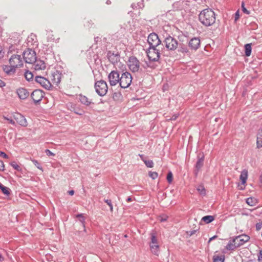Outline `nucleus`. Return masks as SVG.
<instances>
[{
  "mask_svg": "<svg viewBox=\"0 0 262 262\" xmlns=\"http://www.w3.org/2000/svg\"><path fill=\"white\" fill-rule=\"evenodd\" d=\"M162 43H163L164 49L165 48L168 51H174L179 46L178 41L169 35L164 38Z\"/></svg>",
  "mask_w": 262,
  "mask_h": 262,
  "instance_id": "7ed1b4c3",
  "label": "nucleus"
},
{
  "mask_svg": "<svg viewBox=\"0 0 262 262\" xmlns=\"http://www.w3.org/2000/svg\"><path fill=\"white\" fill-rule=\"evenodd\" d=\"M76 217H77L81 223L82 226L84 228V223H85V217L82 214H78L76 215Z\"/></svg>",
  "mask_w": 262,
  "mask_h": 262,
  "instance_id": "473e14b6",
  "label": "nucleus"
},
{
  "mask_svg": "<svg viewBox=\"0 0 262 262\" xmlns=\"http://www.w3.org/2000/svg\"><path fill=\"white\" fill-rule=\"evenodd\" d=\"M147 41L149 47L164 48L163 43H162L161 40L156 33H151L148 35Z\"/></svg>",
  "mask_w": 262,
  "mask_h": 262,
  "instance_id": "20e7f679",
  "label": "nucleus"
},
{
  "mask_svg": "<svg viewBox=\"0 0 262 262\" xmlns=\"http://www.w3.org/2000/svg\"><path fill=\"white\" fill-rule=\"evenodd\" d=\"M9 63L15 69L18 67H21L23 65V62L19 55H12L9 59Z\"/></svg>",
  "mask_w": 262,
  "mask_h": 262,
  "instance_id": "1a4fd4ad",
  "label": "nucleus"
},
{
  "mask_svg": "<svg viewBox=\"0 0 262 262\" xmlns=\"http://www.w3.org/2000/svg\"><path fill=\"white\" fill-rule=\"evenodd\" d=\"M177 49H178V51L179 52H181L183 54H187V55H188L190 54V52L189 51V50L187 48V45H184L183 43L179 42V46Z\"/></svg>",
  "mask_w": 262,
  "mask_h": 262,
  "instance_id": "412c9836",
  "label": "nucleus"
},
{
  "mask_svg": "<svg viewBox=\"0 0 262 262\" xmlns=\"http://www.w3.org/2000/svg\"><path fill=\"white\" fill-rule=\"evenodd\" d=\"M149 176L152 179H155L158 177V173L156 172L150 171L149 172Z\"/></svg>",
  "mask_w": 262,
  "mask_h": 262,
  "instance_id": "c03bdc74",
  "label": "nucleus"
},
{
  "mask_svg": "<svg viewBox=\"0 0 262 262\" xmlns=\"http://www.w3.org/2000/svg\"><path fill=\"white\" fill-rule=\"evenodd\" d=\"M106 3L108 5L111 4V1L110 0H107L106 2Z\"/></svg>",
  "mask_w": 262,
  "mask_h": 262,
  "instance_id": "774afa93",
  "label": "nucleus"
},
{
  "mask_svg": "<svg viewBox=\"0 0 262 262\" xmlns=\"http://www.w3.org/2000/svg\"><path fill=\"white\" fill-rule=\"evenodd\" d=\"M79 100L82 104L86 106H90L91 104H94L92 99L82 94L79 95Z\"/></svg>",
  "mask_w": 262,
  "mask_h": 262,
  "instance_id": "aec40b11",
  "label": "nucleus"
},
{
  "mask_svg": "<svg viewBox=\"0 0 262 262\" xmlns=\"http://www.w3.org/2000/svg\"><path fill=\"white\" fill-rule=\"evenodd\" d=\"M167 219H168V216L166 214H164L160 215L158 217V220L161 222H163L166 221Z\"/></svg>",
  "mask_w": 262,
  "mask_h": 262,
  "instance_id": "a19ab883",
  "label": "nucleus"
},
{
  "mask_svg": "<svg viewBox=\"0 0 262 262\" xmlns=\"http://www.w3.org/2000/svg\"><path fill=\"white\" fill-rule=\"evenodd\" d=\"M150 250L153 254L156 255H158L159 246L158 245L156 246H150Z\"/></svg>",
  "mask_w": 262,
  "mask_h": 262,
  "instance_id": "c756f323",
  "label": "nucleus"
},
{
  "mask_svg": "<svg viewBox=\"0 0 262 262\" xmlns=\"http://www.w3.org/2000/svg\"><path fill=\"white\" fill-rule=\"evenodd\" d=\"M34 63V69L36 71L44 70L46 67L45 62L42 60H36Z\"/></svg>",
  "mask_w": 262,
  "mask_h": 262,
  "instance_id": "5701e85b",
  "label": "nucleus"
},
{
  "mask_svg": "<svg viewBox=\"0 0 262 262\" xmlns=\"http://www.w3.org/2000/svg\"><path fill=\"white\" fill-rule=\"evenodd\" d=\"M96 92L100 96H104L106 95L108 87L106 82L103 80L97 81L95 83Z\"/></svg>",
  "mask_w": 262,
  "mask_h": 262,
  "instance_id": "39448f33",
  "label": "nucleus"
},
{
  "mask_svg": "<svg viewBox=\"0 0 262 262\" xmlns=\"http://www.w3.org/2000/svg\"><path fill=\"white\" fill-rule=\"evenodd\" d=\"M107 57L109 61L113 64L117 63L120 60L119 54L118 53H114L111 51H108Z\"/></svg>",
  "mask_w": 262,
  "mask_h": 262,
  "instance_id": "2eb2a0df",
  "label": "nucleus"
},
{
  "mask_svg": "<svg viewBox=\"0 0 262 262\" xmlns=\"http://www.w3.org/2000/svg\"><path fill=\"white\" fill-rule=\"evenodd\" d=\"M251 44L247 43L245 45V53L247 57L249 56L251 53Z\"/></svg>",
  "mask_w": 262,
  "mask_h": 262,
  "instance_id": "a878e982",
  "label": "nucleus"
},
{
  "mask_svg": "<svg viewBox=\"0 0 262 262\" xmlns=\"http://www.w3.org/2000/svg\"><path fill=\"white\" fill-rule=\"evenodd\" d=\"M61 74L59 72L56 71L52 74L51 81L53 84L57 85L61 81Z\"/></svg>",
  "mask_w": 262,
  "mask_h": 262,
  "instance_id": "a211bd4d",
  "label": "nucleus"
},
{
  "mask_svg": "<svg viewBox=\"0 0 262 262\" xmlns=\"http://www.w3.org/2000/svg\"><path fill=\"white\" fill-rule=\"evenodd\" d=\"M178 115L175 114V115H173V116L171 117V118L170 119V120H176L177 119V118H178Z\"/></svg>",
  "mask_w": 262,
  "mask_h": 262,
  "instance_id": "5fc2aeb1",
  "label": "nucleus"
},
{
  "mask_svg": "<svg viewBox=\"0 0 262 262\" xmlns=\"http://www.w3.org/2000/svg\"><path fill=\"white\" fill-rule=\"evenodd\" d=\"M132 76L127 72L123 73L120 77L119 85L121 88L125 89L128 88L132 81Z\"/></svg>",
  "mask_w": 262,
  "mask_h": 262,
  "instance_id": "423d86ee",
  "label": "nucleus"
},
{
  "mask_svg": "<svg viewBox=\"0 0 262 262\" xmlns=\"http://www.w3.org/2000/svg\"><path fill=\"white\" fill-rule=\"evenodd\" d=\"M224 256H216L213 257V262H224Z\"/></svg>",
  "mask_w": 262,
  "mask_h": 262,
  "instance_id": "e433bc0d",
  "label": "nucleus"
},
{
  "mask_svg": "<svg viewBox=\"0 0 262 262\" xmlns=\"http://www.w3.org/2000/svg\"><path fill=\"white\" fill-rule=\"evenodd\" d=\"M74 113L75 114L79 115H82L84 114V112L81 110H74Z\"/></svg>",
  "mask_w": 262,
  "mask_h": 262,
  "instance_id": "09e8293b",
  "label": "nucleus"
},
{
  "mask_svg": "<svg viewBox=\"0 0 262 262\" xmlns=\"http://www.w3.org/2000/svg\"><path fill=\"white\" fill-rule=\"evenodd\" d=\"M216 237H217V236H216V235L212 236V237L209 238L208 242H210L212 240L215 239Z\"/></svg>",
  "mask_w": 262,
  "mask_h": 262,
  "instance_id": "bf43d9fd",
  "label": "nucleus"
},
{
  "mask_svg": "<svg viewBox=\"0 0 262 262\" xmlns=\"http://www.w3.org/2000/svg\"><path fill=\"white\" fill-rule=\"evenodd\" d=\"M248 177V170L244 169L241 173L239 180H247Z\"/></svg>",
  "mask_w": 262,
  "mask_h": 262,
  "instance_id": "c85d7f7f",
  "label": "nucleus"
},
{
  "mask_svg": "<svg viewBox=\"0 0 262 262\" xmlns=\"http://www.w3.org/2000/svg\"><path fill=\"white\" fill-rule=\"evenodd\" d=\"M244 5H245L244 3L242 2V9L243 12L244 13L247 14H250V11L246 9V8L245 7Z\"/></svg>",
  "mask_w": 262,
  "mask_h": 262,
  "instance_id": "49530a36",
  "label": "nucleus"
},
{
  "mask_svg": "<svg viewBox=\"0 0 262 262\" xmlns=\"http://www.w3.org/2000/svg\"><path fill=\"white\" fill-rule=\"evenodd\" d=\"M188 45L191 50L196 51L200 46V40L198 37H193L189 40Z\"/></svg>",
  "mask_w": 262,
  "mask_h": 262,
  "instance_id": "f3484780",
  "label": "nucleus"
},
{
  "mask_svg": "<svg viewBox=\"0 0 262 262\" xmlns=\"http://www.w3.org/2000/svg\"><path fill=\"white\" fill-rule=\"evenodd\" d=\"M68 193L70 195H72L74 193V191L73 190H70L68 191Z\"/></svg>",
  "mask_w": 262,
  "mask_h": 262,
  "instance_id": "052dcab7",
  "label": "nucleus"
},
{
  "mask_svg": "<svg viewBox=\"0 0 262 262\" xmlns=\"http://www.w3.org/2000/svg\"><path fill=\"white\" fill-rule=\"evenodd\" d=\"M23 58L26 63H33L36 60L35 52L31 49H28L23 52Z\"/></svg>",
  "mask_w": 262,
  "mask_h": 262,
  "instance_id": "0eeeda50",
  "label": "nucleus"
},
{
  "mask_svg": "<svg viewBox=\"0 0 262 262\" xmlns=\"http://www.w3.org/2000/svg\"><path fill=\"white\" fill-rule=\"evenodd\" d=\"M4 257L2 256V255L0 254V261H3L4 260Z\"/></svg>",
  "mask_w": 262,
  "mask_h": 262,
  "instance_id": "0e129e2a",
  "label": "nucleus"
},
{
  "mask_svg": "<svg viewBox=\"0 0 262 262\" xmlns=\"http://www.w3.org/2000/svg\"><path fill=\"white\" fill-rule=\"evenodd\" d=\"M120 75L117 71H112L108 76L110 84L111 86H115L120 81Z\"/></svg>",
  "mask_w": 262,
  "mask_h": 262,
  "instance_id": "9d476101",
  "label": "nucleus"
},
{
  "mask_svg": "<svg viewBox=\"0 0 262 262\" xmlns=\"http://www.w3.org/2000/svg\"><path fill=\"white\" fill-rule=\"evenodd\" d=\"M173 174L171 171H169L166 176V180H172Z\"/></svg>",
  "mask_w": 262,
  "mask_h": 262,
  "instance_id": "a18cd8bd",
  "label": "nucleus"
},
{
  "mask_svg": "<svg viewBox=\"0 0 262 262\" xmlns=\"http://www.w3.org/2000/svg\"><path fill=\"white\" fill-rule=\"evenodd\" d=\"M214 218L212 215H206L202 217V221L207 224L210 223L214 220Z\"/></svg>",
  "mask_w": 262,
  "mask_h": 262,
  "instance_id": "cd10ccee",
  "label": "nucleus"
},
{
  "mask_svg": "<svg viewBox=\"0 0 262 262\" xmlns=\"http://www.w3.org/2000/svg\"><path fill=\"white\" fill-rule=\"evenodd\" d=\"M151 243H153V244H155L156 243H158L157 239L156 238V235H155V234L154 233H152L151 234Z\"/></svg>",
  "mask_w": 262,
  "mask_h": 262,
  "instance_id": "37998d69",
  "label": "nucleus"
},
{
  "mask_svg": "<svg viewBox=\"0 0 262 262\" xmlns=\"http://www.w3.org/2000/svg\"><path fill=\"white\" fill-rule=\"evenodd\" d=\"M246 203L251 206H253L256 203L255 200L252 198H249L246 200Z\"/></svg>",
  "mask_w": 262,
  "mask_h": 262,
  "instance_id": "c9c22d12",
  "label": "nucleus"
},
{
  "mask_svg": "<svg viewBox=\"0 0 262 262\" xmlns=\"http://www.w3.org/2000/svg\"><path fill=\"white\" fill-rule=\"evenodd\" d=\"M148 59L152 61H157L160 57V55H164V48L149 47L146 52Z\"/></svg>",
  "mask_w": 262,
  "mask_h": 262,
  "instance_id": "f03ea898",
  "label": "nucleus"
},
{
  "mask_svg": "<svg viewBox=\"0 0 262 262\" xmlns=\"http://www.w3.org/2000/svg\"><path fill=\"white\" fill-rule=\"evenodd\" d=\"M0 189L2 190L3 193L6 195H9L10 194V189L0 183Z\"/></svg>",
  "mask_w": 262,
  "mask_h": 262,
  "instance_id": "393cba45",
  "label": "nucleus"
},
{
  "mask_svg": "<svg viewBox=\"0 0 262 262\" xmlns=\"http://www.w3.org/2000/svg\"><path fill=\"white\" fill-rule=\"evenodd\" d=\"M215 19L214 12L209 8L202 10L199 15V21L206 27L212 26L215 23Z\"/></svg>",
  "mask_w": 262,
  "mask_h": 262,
  "instance_id": "f257e3e1",
  "label": "nucleus"
},
{
  "mask_svg": "<svg viewBox=\"0 0 262 262\" xmlns=\"http://www.w3.org/2000/svg\"><path fill=\"white\" fill-rule=\"evenodd\" d=\"M0 156L3 157L5 159H8V156L3 151H0Z\"/></svg>",
  "mask_w": 262,
  "mask_h": 262,
  "instance_id": "8fccbe9b",
  "label": "nucleus"
},
{
  "mask_svg": "<svg viewBox=\"0 0 262 262\" xmlns=\"http://www.w3.org/2000/svg\"><path fill=\"white\" fill-rule=\"evenodd\" d=\"M249 239V236L246 235H241L237 236L233 239V243H235V244L238 247L243 245L244 243L248 242Z\"/></svg>",
  "mask_w": 262,
  "mask_h": 262,
  "instance_id": "ddd939ff",
  "label": "nucleus"
},
{
  "mask_svg": "<svg viewBox=\"0 0 262 262\" xmlns=\"http://www.w3.org/2000/svg\"><path fill=\"white\" fill-rule=\"evenodd\" d=\"M31 97L34 103H39L43 97V93L39 90H34L31 94Z\"/></svg>",
  "mask_w": 262,
  "mask_h": 262,
  "instance_id": "f8f14e48",
  "label": "nucleus"
},
{
  "mask_svg": "<svg viewBox=\"0 0 262 262\" xmlns=\"http://www.w3.org/2000/svg\"><path fill=\"white\" fill-rule=\"evenodd\" d=\"M140 61L135 56H131L128 61V66L131 71L137 72L140 69Z\"/></svg>",
  "mask_w": 262,
  "mask_h": 262,
  "instance_id": "6e6552de",
  "label": "nucleus"
},
{
  "mask_svg": "<svg viewBox=\"0 0 262 262\" xmlns=\"http://www.w3.org/2000/svg\"><path fill=\"white\" fill-rule=\"evenodd\" d=\"M5 86V83L2 80L0 79V87L3 88Z\"/></svg>",
  "mask_w": 262,
  "mask_h": 262,
  "instance_id": "4d7b16f0",
  "label": "nucleus"
},
{
  "mask_svg": "<svg viewBox=\"0 0 262 262\" xmlns=\"http://www.w3.org/2000/svg\"><path fill=\"white\" fill-rule=\"evenodd\" d=\"M197 190L200 193V194L202 195H205L206 194V190L203 186H199L197 188Z\"/></svg>",
  "mask_w": 262,
  "mask_h": 262,
  "instance_id": "72a5a7b5",
  "label": "nucleus"
},
{
  "mask_svg": "<svg viewBox=\"0 0 262 262\" xmlns=\"http://www.w3.org/2000/svg\"><path fill=\"white\" fill-rule=\"evenodd\" d=\"M238 246L235 244V243H233V239L231 240L226 246L227 249L229 250H234Z\"/></svg>",
  "mask_w": 262,
  "mask_h": 262,
  "instance_id": "bb28decb",
  "label": "nucleus"
},
{
  "mask_svg": "<svg viewBox=\"0 0 262 262\" xmlns=\"http://www.w3.org/2000/svg\"><path fill=\"white\" fill-rule=\"evenodd\" d=\"M204 157L203 155L201 156V154L198 156V160L196 162L195 166L194 169V172L195 175H197L199 171L201 170L204 165Z\"/></svg>",
  "mask_w": 262,
  "mask_h": 262,
  "instance_id": "4468645a",
  "label": "nucleus"
},
{
  "mask_svg": "<svg viewBox=\"0 0 262 262\" xmlns=\"http://www.w3.org/2000/svg\"><path fill=\"white\" fill-rule=\"evenodd\" d=\"M261 224H258V223L256 224V228L257 230H259L261 228Z\"/></svg>",
  "mask_w": 262,
  "mask_h": 262,
  "instance_id": "13d9d810",
  "label": "nucleus"
},
{
  "mask_svg": "<svg viewBox=\"0 0 262 262\" xmlns=\"http://www.w3.org/2000/svg\"><path fill=\"white\" fill-rule=\"evenodd\" d=\"M127 202H130L132 201V198L130 197H128L127 199Z\"/></svg>",
  "mask_w": 262,
  "mask_h": 262,
  "instance_id": "69168bd1",
  "label": "nucleus"
},
{
  "mask_svg": "<svg viewBox=\"0 0 262 262\" xmlns=\"http://www.w3.org/2000/svg\"><path fill=\"white\" fill-rule=\"evenodd\" d=\"M4 164L2 161H0V170H4Z\"/></svg>",
  "mask_w": 262,
  "mask_h": 262,
  "instance_id": "603ef678",
  "label": "nucleus"
},
{
  "mask_svg": "<svg viewBox=\"0 0 262 262\" xmlns=\"http://www.w3.org/2000/svg\"><path fill=\"white\" fill-rule=\"evenodd\" d=\"M24 76L26 79L29 81L32 80L33 77V74L31 72H29V71H26V72L24 74Z\"/></svg>",
  "mask_w": 262,
  "mask_h": 262,
  "instance_id": "7c9ffc66",
  "label": "nucleus"
},
{
  "mask_svg": "<svg viewBox=\"0 0 262 262\" xmlns=\"http://www.w3.org/2000/svg\"><path fill=\"white\" fill-rule=\"evenodd\" d=\"M256 145L257 148L262 147V129L258 130L257 134Z\"/></svg>",
  "mask_w": 262,
  "mask_h": 262,
  "instance_id": "b1692460",
  "label": "nucleus"
},
{
  "mask_svg": "<svg viewBox=\"0 0 262 262\" xmlns=\"http://www.w3.org/2000/svg\"><path fill=\"white\" fill-rule=\"evenodd\" d=\"M32 163L34 165L39 169L42 170V166L41 164L36 160L32 159L31 160Z\"/></svg>",
  "mask_w": 262,
  "mask_h": 262,
  "instance_id": "4c0bfd02",
  "label": "nucleus"
},
{
  "mask_svg": "<svg viewBox=\"0 0 262 262\" xmlns=\"http://www.w3.org/2000/svg\"><path fill=\"white\" fill-rule=\"evenodd\" d=\"M3 56V54L2 52V49L0 47V58L2 57Z\"/></svg>",
  "mask_w": 262,
  "mask_h": 262,
  "instance_id": "e2e57ef3",
  "label": "nucleus"
},
{
  "mask_svg": "<svg viewBox=\"0 0 262 262\" xmlns=\"http://www.w3.org/2000/svg\"><path fill=\"white\" fill-rule=\"evenodd\" d=\"M16 122L22 126H27V122L25 117L19 113H15L13 115Z\"/></svg>",
  "mask_w": 262,
  "mask_h": 262,
  "instance_id": "dca6fc26",
  "label": "nucleus"
},
{
  "mask_svg": "<svg viewBox=\"0 0 262 262\" xmlns=\"http://www.w3.org/2000/svg\"><path fill=\"white\" fill-rule=\"evenodd\" d=\"M4 71L8 75H12L15 73L16 69L12 66L5 65L3 67Z\"/></svg>",
  "mask_w": 262,
  "mask_h": 262,
  "instance_id": "4be33fe9",
  "label": "nucleus"
},
{
  "mask_svg": "<svg viewBox=\"0 0 262 262\" xmlns=\"http://www.w3.org/2000/svg\"><path fill=\"white\" fill-rule=\"evenodd\" d=\"M139 156L140 157L141 159L144 162L145 160H146V158L144 157L143 155L139 154Z\"/></svg>",
  "mask_w": 262,
  "mask_h": 262,
  "instance_id": "6e6d98bb",
  "label": "nucleus"
},
{
  "mask_svg": "<svg viewBox=\"0 0 262 262\" xmlns=\"http://www.w3.org/2000/svg\"><path fill=\"white\" fill-rule=\"evenodd\" d=\"M3 118L5 120H7L9 123L13 125H15V122L14 120H13V119L11 117H9L8 116H3Z\"/></svg>",
  "mask_w": 262,
  "mask_h": 262,
  "instance_id": "ea45409f",
  "label": "nucleus"
},
{
  "mask_svg": "<svg viewBox=\"0 0 262 262\" xmlns=\"http://www.w3.org/2000/svg\"><path fill=\"white\" fill-rule=\"evenodd\" d=\"M18 97L20 99H26L29 95V93L27 89L23 88H19L16 91Z\"/></svg>",
  "mask_w": 262,
  "mask_h": 262,
  "instance_id": "6ab92c4d",
  "label": "nucleus"
},
{
  "mask_svg": "<svg viewBox=\"0 0 262 262\" xmlns=\"http://www.w3.org/2000/svg\"><path fill=\"white\" fill-rule=\"evenodd\" d=\"M104 201L110 207V210L111 212L113 211V205L112 204L111 200L108 199H104Z\"/></svg>",
  "mask_w": 262,
  "mask_h": 262,
  "instance_id": "79ce46f5",
  "label": "nucleus"
},
{
  "mask_svg": "<svg viewBox=\"0 0 262 262\" xmlns=\"http://www.w3.org/2000/svg\"><path fill=\"white\" fill-rule=\"evenodd\" d=\"M144 163L147 167L152 168L154 167V162L152 160H146L144 161Z\"/></svg>",
  "mask_w": 262,
  "mask_h": 262,
  "instance_id": "58836bf2",
  "label": "nucleus"
},
{
  "mask_svg": "<svg viewBox=\"0 0 262 262\" xmlns=\"http://www.w3.org/2000/svg\"><path fill=\"white\" fill-rule=\"evenodd\" d=\"M196 232V230H192L191 231H190V235H193V234H194Z\"/></svg>",
  "mask_w": 262,
  "mask_h": 262,
  "instance_id": "680f3d73",
  "label": "nucleus"
},
{
  "mask_svg": "<svg viewBox=\"0 0 262 262\" xmlns=\"http://www.w3.org/2000/svg\"><path fill=\"white\" fill-rule=\"evenodd\" d=\"M247 181H240L236 183L237 187L239 190H244L245 188Z\"/></svg>",
  "mask_w": 262,
  "mask_h": 262,
  "instance_id": "2f4dec72",
  "label": "nucleus"
},
{
  "mask_svg": "<svg viewBox=\"0 0 262 262\" xmlns=\"http://www.w3.org/2000/svg\"><path fill=\"white\" fill-rule=\"evenodd\" d=\"M13 49H14V47H13V46H11L10 47V48H9V52L10 51H12V50H13Z\"/></svg>",
  "mask_w": 262,
  "mask_h": 262,
  "instance_id": "338daca9",
  "label": "nucleus"
},
{
  "mask_svg": "<svg viewBox=\"0 0 262 262\" xmlns=\"http://www.w3.org/2000/svg\"><path fill=\"white\" fill-rule=\"evenodd\" d=\"M239 18V12L237 11L235 14V21H237Z\"/></svg>",
  "mask_w": 262,
  "mask_h": 262,
  "instance_id": "3c124183",
  "label": "nucleus"
},
{
  "mask_svg": "<svg viewBox=\"0 0 262 262\" xmlns=\"http://www.w3.org/2000/svg\"><path fill=\"white\" fill-rule=\"evenodd\" d=\"M45 153L46 155L48 156H54L55 155L54 154H53L51 151H50L49 149H46L45 150Z\"/></svg>",
  "mask_w": 262,
  "mask_h": 262,
  "instance_id": "de8ad7c7",
  "label": "nucleus"
},
{
  "mask_svg": "<svg viewBox=\"0 0 262 262\" xmlns=\"http://www.w3.org/2000/svg\"><path fill=\"white\" fill-rule=\"evenodd\" d=\"M258 261L262 262V251H260L258 255Z\"/></svg>",
  "mask_w": 262,
  "mask_h": 262,
  "instance_id": "864d4df0",
  "label": "nucleus"
},
{
  "mask_svg": "<svg viewBox=\"0 0 262 262\" xmlns=\"http://www.w3.org/2000/svg\"><path fill=\"white\" fill-rule=\"evenodd\" d=\"M10 165L13 168H14L15 169L17 170V171H19L21 170V168L19 165H18L17 163L15 161H13L10 163Z\"/></svg>",
  "mask_w": 262,
  "mask_h": 262,
  "instance_id": "f704fd0d",
  "label": "nucleus"
},
{
  "mask_svg": "<svg viewBox=\"0 0 262 262\" xmlns=\"http://www.w3.org/2000/svg\"><path fill=\"white\" fill-rule=\"evenodd\" d=\"M35 81L47 90H49L52 86L51 82L43 77L37 76L35 77Z\"/></svg>",
  "mask_w": 262,
  "mask_h": 262,
  "instance_id": "9b49d317",
  "label": "nucleus"
}]
</instances>
